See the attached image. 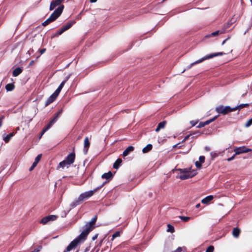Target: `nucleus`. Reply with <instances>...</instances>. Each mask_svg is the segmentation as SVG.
Wrapping results in <instances>:
<instances>
[{"mask_svg": "<svg viewBox=\"0 0 252 252\" xmlns=\"http://www.w3.org/2000/svg\"><path fill=\"white\" fill-rule=\"evenodd\" d=\"M96 220L97 217L95 216L89 222L86 223L82 233L69 244L63 252L70 251L75 248L79 243L84 241L88 234L94 229Z\"/></svg>", "mask_w": 252, "mask_h": 252, "instance_id": "obj_1", "label": "nucleus"}, {"mask_svg": "<svg viewBox=\"0 0 252 252\" xmlns=\"http://www.w3.org/2000/svg\"><path fill=\"white\" fill-rule=\"evenodd\" d=\"M64 8V6L63 5H61L59 6L51 15V16L45 20L42 24V26H46L50 23L56 20L62 13L63 11Z\"/></svg>", "mask_w": 252, "mask_h": 252, "instance_id": "obj_2", "label": "nucleus"}, {"mask_svg": "<svg viewBox=\"0 0 252 252\" xmlns=\"http://www.w3.org/2000/svg\"><path fill=\"white\" fill-rule=\"evenodd\" d=\"M180 174L177 177L181 180H186L194 176L196 174L195 170H191L190 168L179 169Z\"/></svg>", "mask_w": 252, "mask_h": 252, "instance_id": "obj_3", "label": "nucleus"}, {"mask_svg": "<svg viewBox=\"0 0 252 252\" xmlns=\"http://www.w3.org/2000/svg\"><path fill=\"white\" fill-rule=\"evenodd\" d=\"M225 54L223 52H218V53H213V54H211L209 55H207V56H205L204 57L200 59H199L197 61H196L195 62L191 63L189 65L188 67H187L186 69H184L182 73H183L186 70H188V69H190L192 66H193V65L196 64H198V63H201L202 62H203V61L206 60H209V59H212L214 57H217V56H221V55H223Z\"/></svg>", "mask_w": 252, "mask_h": 252, "instance_id": "obj_4", "label": "nucleus"}, {"mask_svg": "<svg viewBox=\"0 0 252 252\" xmlns=\"http://www.w3.org/2000/svg\"><path fill=\"white\" fill-rule=\"evenodd\" d=\"M103 185L104 184H103L100 187L96 188L93 190H90L81 193L78 197L77 202L78 203H79L80 202L83 201V200H86L88 198L90 197L94 194V193L96 190L100 189L103 186Z\"/></svg>", "mask_w": 252, "mask_h": 252, "instance_id": "obj_5", "label": "nucleus"}, {"mask_svg": "<svg viewBox=\"0 0 252 252\" xmlns=\"http://www.w3.org/2000/svg\"><path fill=\"white\" fill-rule=\"evenodd\" d=\"M216 111L217 113L226 115L228 113L234 111L233 108H231L228 106H224L223 105H220L216 108Z\"/></svg>", "mask_w": 252, "mask_h": 252, "instance_id": "obj_6", "label": "nucleus"}, {"mask_svg": "<svg viewBox=\"0 0 252 252\" xmlns=\"http://www.w3.org/2000/svg\"><path fill=\"white\" fill-rule=\"evenodd\" d=\"M250 151H251V149L247 148L245 146H242L238 148H236L234 149V152L235 153V155H240L243 153H246Z\"/></svg>", "mask_w": 252, "mask_h": 252, "instance_id": "obj_7", "label": "nucleus"}, {"mask_svg": "<svg viewBox=\"0 0 252 252\" xmlns=\"http://www.w3.org/2000/svg\"><path fill=\"white\" fill-rule=\"evenodd\" d=\"M59 94L55 91V92L46 100L45 102V106H46L49 105L50 103L55 101Z\"/></svg>", "mask_w": 252, "mask_h": 252, "instance_id": "obj_8", "label": "nucleus"}, {"mask_svg": "<svg viewBox=\"0 0 252 252\" xmlns=\"http://www.w3.org/2000/svg\"><path fill=\"white\" fill-rule=\"evenodd\" d=\"M64 0H55L51 2L50 5V10H53L57 6L61 5L60 4Z\"/></svg>", "mask_w": 252, "mask_h": 252, "instance_id": "obj_9", "label": "nucleus"}, {"mask_svg": "<svg viewBox=\"0 0 252 252\" xmlns=\"http://www.w3.org/2000/svg\"><path fill=\"white\" fill-rule=\"evenodd\" d=\"M72 163L66 161L65 160L60 162L57 167V170H59L60 168L63 169L65 167L68 168Z\"/></svg>", "mask_w": 252, "mask_h": 252, "instance_id": "obj_10", "label": "nucleus"}, {"mask_svg": "<svg viewBox=\"0 0 252 252\" xmlns=\"http://www.w3.org/2000/svg\"><path fill=\"white\" fill-rule=\"evenodd\" d=\"M75 158V154L74 153L69 154L64 159L70 163H73Z\"/></svg>", "mask_w": 252, "mask_h": 252, "instance_id": "obj_11", "label": "nucleus"}, {"mask_svg": "<svg viewBox=\"0 0 252 252\" xmlns=\"http://www.w3.org/2000/svg\"><path fill=\"white\" fill-rule=\"evenodd\" d=\"M90 143L89 142V140L88 137H86L84 140V149L83 152L85 154H86L88 152V149L90 147Z\"/></svg>", "mask_w": 252, "mask_h": 252, "instance_id": "obj_12", "label": "nucleus"}, {"mask_svg": "<svg viewBox=\"0 0 252 252\" xmlns=\"http://www.w3.org/2000/svg\"><path fill=\"white\" fill-rule=\"evenodd\" d=\"M56 121V118H54L52 121L50 122V123L48 124L47 126L44 128L42 132L41 136L48 130L49 129L52 125Z\"/></svg>", "mask_w": 252, "mask_h": 252, "instance_id": "obj_13", "label": "nucleus"}, {"mask_svg": "<svg viewBox=\"0 0 252 252\" xmlns=\"http://www.w3.org/2000/svg\"><path fill=\"white\" fill-rule=\"evenodd\" d=\"M225 32V29H222L220 30H218V31H216L215 32H213L211 33L208 36V37H211V36H216V35H218L219 34H223Z\"/></svg>", "mask_w": 252, "mask_h": 252, "instance_id": "obj_14", "label": "nucleus"}, {"mask_svg": "<svg viewBox=\"0 0 252 252\" xmlns=\"http://www.w3.org/2000/svg\"><path fill=\"white\" fill-rule=\"evenodd\" d=\"M133 150L134 147L132 146H129L123 152V156L124 157H126L129 154V153L133 151Z\"/></svg>", "mask_w": 252, "mask_h": 252, "instance_id": "obj_15", "label": "nucleus"}, {"mask_svg": "<svg viewBox=\"0 0 252 252\" xmlns=\"http://www.w3.org/2000/svg\"><path fill=\"white\" fill-rule=\"evenodd\" d=\"M166 124V121H163L158 124L157 127L156 128L155 131L158 132L161 129H163L165 127Z\"/></svg>", "mask_w": 252, "mask_h": 252, "instance_id": "obj_16", "label": "nucleus"}, {"mask_svg": "<svg viewBox=\"0 0 252 252\" xmlns=\"http://www.w3.org/2000/svg\"><path fill=\"white\" fill-rule=\"evenodd\" d=\"M69 77V76H68V77H66V78L65 79V80H64V81H63L61 83V84L60 85V86H59V87L58 88V89L55 91V92L56 93H57L58 94H60V92L61 91L62 89H63V87L64 86L65 82L67 81V80L68 79Z\"/></svg>", "mask_w": 252, "mask_h": 252, "instance_id": "obj_17", "label": "nucleus"}, {"mask_svg": "<svg viewBox=\"0 0 252 252\" xmlns=\"http://www.w3.org/2000/svg\"><path fill=\"white\" fill-rule=\"evenodd\" d=\"M214 198V196L213 195H209L207 197H205L201 200V203L203 204H207L210 201H211Z\"/></svg>", "mask_w": 252, "mask_h": 252, "instance_id": "obj_18", "label": "nucleus"}, {"mask_svg": "<svg viewBox=\"0 0 252 252\" xmlns=\"http://www.w3.org/2000/svg\"><path fill=\"white\" fill-rule=\"evenodd\" d=\"M240 232L241 230L239 228L237 227L234 228L232 231V235L234 237L238 238L240 235Z\"/></svg>", "mask_w": 252, "mask_h": 252, "instance_id": "obj_19", "label": "nucleus"}, {"mask_svg": "<svg viewBox=\"0 0 252 252\" xmlns=\"http://www.w3.org/2000/svg\"><path fill=\"white\" fill-rule=\"evenodd\" d=\"M112 175H112V173H111V172L109 171L108 173H106L103 174L101 176V177L103 179H107V180H110V179H111L112 178Z\"/></svg>", "mask_w": 252, "mask_h": 252, "instance_id": "obj_20", "label": "nucleus"}, {"mask_svg": "<svg viewBox=\"0 0 252 252\" xmlns=\"http://www.w3.org/2000/svg\"><path fill=\"white\" fill-rule=\"evenodd\" d=\"M22 72V69L20 67L16 68L13 71V76L16 77Z\"/></svg>", "mask_w": 252, "mask_h": 252, "instance_id": "obj_21", "label": "nucleus"}, {"mask_svg": "<svg viewBox=\"0 0 252 252\" xmlns=\"http://www.w3.org/2000/svg\"><path fill=\"white\" fill-rule=\"evenodd\" d=\"M152 148H153V146L152 144H148L145 147H144L142 149V152L143 153H148V152H149L150 151H151L152 150Z\"/></svg>", "mask_w": 252, "mask_h": 252, "instance_id": "obj_22", "label": "nucleus"}, {"mask_svg": "<svg viewBox=\"0 0 252 252\" xmlns=\"http://www.w3.org/2000/svg\"><path fill=\"white\" fill-rule=\"evenodd\" d=\"M122 162V160L120 158H118L116 160V161L114 162L113 164V167L115 169H118Z\"/></svg>", "mask_w": 252, "mask_h": 252, "instance_id": "obj_23", "label": "nucleus"}, {"mask_svg": "<svg viewBox=\"0 0 252 252\" xmlns=\"http://www.w3.org/2000/svg\"><path fill=\"white\" fill-rule=\"evenodd\" d=\"M75 23L74 21L70 22L67 23L65 25L63 26L62 28L63 29L64 31H67L69 29L71 28V27L73 25V24Z\"/></svg>", "mask_w": 252, "mask_h": 252, "instance_id": "obj_24", "label": "nucleus"}, {"mask_svg": "<svg viewBox=\"0 0 252 252\" xmlns=\"http://www.w3.org/2000/svg\"><path fill=\"white\" fill-rule=\"evenodd\" d=\"M249 104L248 103H245V104H241L238 106H237L235 107H233V111H235V110H241V109L243 108L244 107H247V106H249Z\"/></svg>", "mask_w": 252, "mask_h": 252, "instance_id": "obj_25", "label": "nucleus"}, {"mask_svg": "<svg viewBox=\"0 0 252 252\" xmlns=\"http://www.w3.org/2000/svg\"><path fill=\"white\" fill-rule=\"evenodd\" d=\"M14 133L11 132L10 134H9L7 135H6L5 136L3 137V140L5 141V143H7L9 142V141L10 140V139L13 136Z\"/></svg>", "mask_w": 252, "mask_h": 252, "instance_id": "obj_26", "label": "nucleus"}, {"mask_svg": "<svg viewBox=\"0 0 252 252\" xmlns=\"http://www.w3.org/2000/svg\"><path fill=\"white\" fill-rule=\"evenodd\" d=\"M14 88V85L12 83H9L5 86V89L7 91H12Z\"/></svg>", "mask_w": 252, "mask_h": 252, "instance_id": "obj_27", "label": "nucleus"}, {"mask_svg": "<svg viewBox=\"0 0 252 252\" xmlns=\"http://www.w3.org/2000/svg\"><path fill=\"white\" fill-rule=\"evenodd\" d=\"M193 135H194V134H196V135H196V136H199V135H200V133H199V131H196V132H193V133H190V134H189V135H187V136H186L184 137V139H183V142H184V141H185L187 140L189 138V137L191 135H193Z\"/></svg>", "mask_w": 252, "mask_h": 252, "instance_id": "obj_28", "label": "nucleus"}, {"mask_svg": "<svg viewBox=\"0 0 252 252\" xmlns=\"http://www.w3.org/2000/svg\"><path fill=\"white\" fill-rule=\"evenodd\" d=\"M218 116H215L214 118H213L212 119H211L209 120H207L205 122H204V126L207 125H209V124H210L211 123L214 122V121H215L217 118H218Z\"/></svg>", "mask_w": 252, "mask_h": 252, "instance_id": "obj_29", "label": "nucleus"}, {"mask_svg": "<svg viewBox=\"0 0 252 252\" xmlns=\"http://www.w3.org/2000/svg\"><path fill=\"white\" fill-rule=\"evenodd\" d=\"M46 217L48 218V220H49V221L55 220L57 218V216L53 215H49L48 216H46Z\"/></svg>", "mask_w": 252, "mask_h": 252, "instance_id": "obj_30", "label": "nucleus"}, {"mask_svg": "<svg viewBox=\"0 0 252 252\" xmlns=\"http://www.w3.org/2000/svg\"><path fill=\"white\" fill-rule=\"evenodd\" d=\"M120 236V232L119 231H117L115 233H114L112 235V241H113L114 239L116 238V237H118Z\"/></svg>", "mask_w": 252, "mask_h": 252, "instance_id": "obj_31", "label": "nucleus"}, {"mask_svg": "<svg viewBox=\"0 0 252 252\" xmlns=\"http://www.w3.org/2000/svg\"><path fill=\"white\" fill-rule=\"evenodd\" d=\"M168 226V229H167V231L168 232H173L174 231V227L173 226H172L170 224H168L167 225Z\"/></svg>", "mask_w": 252, "mask_h": 252, "instance_id": "obj_32", "label": "nucleus"}, {"mask_svg": "<svg viewBox=\"0 0 252 252\" xmlns=\"http://www.w3.org/2000/svg\"><path fill=\"white\" fill-rule=\"evenodd\" d=\"M214 250V246H210L207 248L205 252H213Z\"/></svg>", "mask_w": 252, "mask_h": 252, "instance_id": "obj_33", "label": "nucleus"}, {"mask_svg": "<svg viewBox=\"0 0 252 252\" xmlns=\"http://www.w3.org/2000/svg\"><path fill=\"white\" fill-rule=\"evenodd\" d=\"M48 222H49V220H48V218L46 217L43 218L40 220V223H43L44 224L47 223Z\"/></svg>", "mask_w": 252, "mask_h": 252, "instance_id": "obj_34", "label": "nucleus"}, {"mask_svg": "<svg viewBox=\"0 0 252 252\" xmlns=\"http://www.w3.org/2000/svg\"><path fill=\"white\" fill-rule=\"evenodd\" d=\"M180 218L184 221H188L190 219V218L188 217L180 216Z\"/></svg>", "mask_w": 252, "mask_h": 252, "instance_id": "obj_35", "label": "nucleus"}, {"mask_svg": "<svg viewBox=\"0 0 252 252\" xmlns=\"http://www.w3.org/2000/svg\"><path fill=\"white\" fill-rule=\"evenodd\" d=\"M41 156L42 155L41 154H40V155H38L35 158V160H34V162L36 163V164H37V163L39 162V161L40 160L41 158Z\"/></svg>", "mask_w": 252, "mask_h": 252, "instance_id": "obj_36", "label": "nucleus"}, {"mask_svg": "<svg viewBox=\"0 0 252 252\" xmlns=\"http://www.w3.org/2000/svg\"><path fill=\"white\" fill-rule=\"evenodd\" d=\"M65 31L63 30V29L62 28L60 30H59V31H58V32H57L56 34H55L56 35H61Z\"/></svg>", "mask_w": 252, "mask_h": 252, "instance_id": "obj_37", "label": "nucleus"}, {"mask_svg": "<svg viewBox=\"0 0 252 252\" xmlns=\"http://www.w3.org/2000/svg\"><path fill=\"white\" fill-rule=\"evenodd\" d=\"M252 125V118L250 119L245 124L246 127H249Z\"/></svg>", "mask_w": 252, "mask_h": 252, "instance_id": "obj_38", "label": "nucleus"}, {"mask_svg": "<svg viewBox=\"0 0 252 252\" xmlns=\"http://www.w3.org/2000/svg\"><path fill=\"white\" fill-rule=\"evenodd\" d=\"M198 122V120H197L196 121H191L190 122V124L191 125V126H195Z\"/></svg>", "mask_w": 252, "mask_h": 252, "instance_id": "obj_39", "label": "nucleus"}, {"mask_svg": "<svg viewBox=\"0 0 252 252\" xmlns=\"http://www.w3.org/2000/svg\"><path fill=\"white\" fill-rule=\"evenodd\" d=\"M199 162L200 163H203L205 160V157L204 156H200L199 158Z\"/></svg>", "mask_w": 252, "mask_h": 252, "instance_id": "obj_40", "label": "nucleus"}, {"mask_svg": "<svg viewBox=\"0 0 252 252\" xmlns=\"http://www.w3.org/2000/svg\"><path fill=\"white\" fill-rule=\"evenodd\" d=\"M37 164L36 163H35L34 162L32 163V166L30 167V171H32V170L36 166Z\"/></svg>", "mask_w": 252, "mask_h": 252, "instance_id": "obj_41", "label": "nucleus"}, {"mask_svg": "<svg viewBox=\"0 0 252 252\" xmlns=\"http://www.w3.org/2000/svg\"><path fill=\"white\" fill-rule=\"evenodd\" d=\"M195 165L197 168H200L201 166V164L199 161H196L195 162Z\"/></svg>", "mask_w": 252, "mask_h": 252, "instance_id": "obj_42", "label": "nucleus"}, {"mask_svg": "<svg viewBox=\"0 0 252 252\" xmlns=\"http://www.w3.org/2000/svg\"><path fill=\"white\" fill-rule=\"evenodd\" d=\"M205 126L203 122H200L199 125L197 126V128H201Z\"/></svg>", "mask_w": 252, "mask_h": 252, "instance_id": "obj_43", "label": "nucleus"}, {"mask_svg": "<svg viewBox=\"0 0 252 252\" xmlns=\"http://www.w3.org/2000/svg\"><path fill=\"white\" fill-rule=\"evenodd\" d=\"M211 156L213 158H215L218 156V154L215 152H211Z\"/></svg>", "mask_w": 252, "mask_h": 252, "instance_id": "obj_44", "label": "nucleus"}, {"mask_svg": "<svg viewBox=\"0 0 252 252\" xmlns=\"http://www.w3.org/2000/svg\"><path fill=\"white\" fill-rule=\"evenodd\" d=\"M182 248L181 247H178L175 251H172V252H181Z\"/></svg>", "mask_w": 252, "mask_h": 252, "instance_id": "obj_45", "label": "nucleus"}, {"mask_svg": "<svg viewBox=\"0 0 252 252\" xmlns=\"http://www.w3.org/2000/svg\"><path fill=\"white\" fill-rule=\"evenodd\" d=\"M39 53H40V54H43L46 51V49L45 48L41 49L39 50Z\"/></svg>", "mask_w": 252, "mask_h": 252, "instance_id": "obj_46", "label": "nucleus"}, {"mask_svg": "<svg viewBox=\"0 0 252 252\" xmlns=\"http://www.w3.org/2000/svg\"><path fill=\"white\" fill-rule=\"evenodd\" d=\"M233 23H232V22H231L230 21H228L227 23V27L224 29L226 30L227 28L229 27Z\"/></svg>", "mask_w": 252, "mask_h": 252, "instance_id": "obj_47", "label": "nucleus"}, {"mask_svg": "<svg viewBox=\"0 0 252 252\" xmlns=\"http://www.w3.org/2000/svg\"><path fill=\"white\" fill-rule=\"evenodd\" d=\"M237 18L233 17L230 21L232 22V23H234L237 21Z\"/></svg>", "mask_w": 252, "mask_h": 252, "instance_id": "obj_48", "label": "nucleus"}, {"mask_svg": "<svg viewBox=\"0 0 252 252\" xmlns=\"http://www.w3.org/2000/svg\"><path fill=\"white\" fill-rule=\"evenodd\" d=\"M236 155H235V154H234L232 157H231V158H228L227 159V161H231V160H233V159L234 158H235V156H236Z\"/></svg>", "mask_w": 252, "mask_h": 252, "instance_id": "obj_49", "label": "nucleus"}, {"mask_svg": "<svg viewBox=\"0 0 252 252\" xmlns=\"http://www.w3.org/2000/svg\"><path fill=\"white\" fill-rule=\"evenodd\" d=\"M4 119V116H1L0 118V127L1 126H2V120H3Z\"/></svg>", "mask_w": 252, "mask_h": 252, "instance_id": "obj_50", "label": "nucleus"}, {"mask_svg": "<svg viewBox=\"0 0 252 252\" xmlns=\"http://www.w3.org/2000/svg\"><path fill=\"white\" fill-rule=\"evenodd\" d=\"M229 38H230L229 36H228L227 38H226L225 40H224L222 41L221 45H224L225 44V43L226 42V41L229 39Z\"/></svg>", "mask_w": 252, "mask_h": 252, "instance_id": "obj_51", "label": "nucleus"}, {"mask_svg": "<svg viewBox=\"0 0 252 252\" xmlns=\"http://www.w3.org/2000/svg\"><path fill=\"white\" fill-rule=\"evenodd\" d=\"M97 236H98V234H96L94 236L92 237V240H95L97 238Z\"/></svg>", "mask_w": 252, "mask_h": 252, "instance_id": "obj_52", "label": "nucleus"}, {"mask_svg": "<svg viewBox=\"0 0 252 252\" xmlns=\"http://www.w3.org/2000/svg\"><path fill=\"white\" fill-rule=\"evenodd\" d=\"M62 111H59L56 115V116H55V118H56V119L58 118V117L59 116V115L61 113Z\"/></svg>", "mask_w": 252, "mask_h": 252, "instance_id": "obj_53", "label": "nucleus"}, {"mask_svg": "<svg viewBox=\"0 0 252 252\" xmlns=\"http://www.w3.org/2000/svg\"><path fill=\"white\" fill-rule=\"evenodd\" d=\"M205 150L207 151H209L210 150V148L209 147H205Z\"/></svg>", "mask_w": 252, "mask_h": 252, "instance_id": "obj_54", "label": "nucleus"}, {"mask_svg": "<svg viewBox=\"0 0 252 252\" xmlns=\"http://www.w3.org/2000/svg\"><path fill=\"white\" fill-rule=\"evenodd\" d=\"M200 206V204L199 203H198V204H197L196 205L195 207H196V208H198Z\"/></svg>", "mask_w": 252, "mask_h": 252, "instance_id": "obj_55", "label": "nucleus"}, {"mask_svg": "<svg viewBox=\"0 0 252 252\" xmlns=\"http://www.w3.org/2000/svg\"><path fill=\"white\" fill-rule=\"evenodd\" d=\"M91 2H95L97 0H90Z\"/></svg>", "mask_w": 252, "mask_h": 252, "instance_id": "obj_56", "label": "nucleus"}, {"mask_svg": "<svg viewBox=\"0 0 252 252\" xmlns=\"http://www.w3.org/2000/svg\"><path fill=\"white\" fill-rule=\"evenodd\" d=\"M33 63H34L33 61H31V63H30V65H32Z\"/></svg>", "mask_w": 252, "mask_h": 252, "instance_id": "obj_57", "label": "nucleus"}, {"mask_svg": "<svg viewBox=\"0 0 252 252\" xmlns=\"http://www.w3.org/2000/svg\"><path fill=\"white\" fill-rule=\"evenodd\" d=\"M178 144L175 145V147H177Z\"/></svg>", "mask_w": 252, "mask_h": 252, "instance_id": "obj_58", "label": "nucleus"}, {"mask_svg": "<svg viewBox=\"0 0 252 252\" xmlns=\"http://www.w3.org/2000/svg\"><path fill=\"white\" fill-rule=\"evenodd\" d=\"M251 1L252 2V0H251Z\"/></svg>", "mask_w": 252, "mask_h": 252, "instance_id": "obj_59", "label": "nucleus"}]
</instances>
